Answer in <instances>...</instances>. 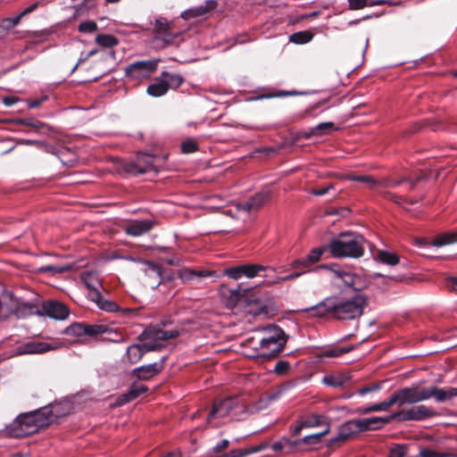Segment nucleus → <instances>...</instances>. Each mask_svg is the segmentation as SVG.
<instances>
[{
    "instance_id": "nucleus-1",
    "label": "nucleus",
    "mask_w": 457,
    "mask_h": 457,
    "mask_svg": "<svg viewBox=\"0 0 457 457\" xmlns=\"http://www.w3.org/2000/svg\"><path fill=\"white\" fill-rule=\"evenodd\" d=\"M366 298L355 295L351 298H327L316 306L310 308L312 315L324 317L331 315L337 320H354L361 316Z\"/></svg>"
},
{
    "instance_id": "nucleus-2",
    "label": "nucleus",
    "mask_w": 457,
    "mask_h": 457,
    "mask_svg": "<svg viewBox=\"0 0 457 457\" xmlns=\"http://www.w3.org/2000/svg\"><path fill=\"white\" fill-rule=\"evenodd\" d=\"M457 395V387L449 389L436 386L422 387L419 385L404 386L391 395L394 405L403 407L407 404H415L434 397L437 402H444Z\"/></svg>"
},
{
    "instance_id": "nucleus-3",
    "label": "nucleus",
    "mask_w": 457,
    "mask_h": 457,
    "mask_svg": "<svg viewBox=\"0 0 457 457\" xmlns=\"http://www.w3.org/2000/svg\"><path fill=\"white\" fill-rule=\"evenodd\" d=\"M59 408V405H55L51 410L45 408L19 415L12 422L10 433L15 437H23L37 432L50 425L54 418L60 415Z\"/></svg>"
},
{
    "instance_id": "nucleus-4",
    "label": "nucleus",
    "mask_w": 457,
    "mask_h": 457,
    "mask_svg": "<svg viewBox=\"0 0 457 457\" xmlns=\"http://www.w3.org/2000/svg\"><path fill=\"white\" fill-rule=\"evenodd\" d=\"M365 239L361 235L341 233L328 245L331 254L335 257L359 258L364 253Z\"/></svg>"
},
{
    "instance_id": "nucleus-5",
    "label": "nucleus",
    "mask_w": 457,
    "mask_h": 457,
    "mask_svg": "<svg viewBox=\"0 0 457 457\" xmlns=\"http://www.w3.org/2000/svg\"><path fill=\"white\" fill-rule=\"evenodd\" d=\"M264 332L265 335L260 341V348L264 355L276 356L286 345L284 332L278 326H269Z\"/></svg>"
},
{
    "instance_id": "nucleus-6",
    "label": "nucleus",
    "mask_w": 457,
    "mask_h": 457,
    "mask_svg": "<svg viewBox=\"0 0 457 457\" xmlns=\"http://www.w3.org/2000/svg\"><path fill=\"white\" fill-rule=\"evenodd\" d=\"M153 42L156 47L164 48L176 43V39L180 36L179 31H175L172 23L167 19L160 17L154 23Z\"/></svg>"
},
{
    "instance_id": "nucleus-7",
    "label": "nucleus",
    "mask_w": 457,
    "mask_h": 457,
    "mask_svg": "<svg viewBox=\"0 0 457 457\" xmlns=\"http://www.w3.org/2000/svg\"><path fill=\"white\" fill-rule=\"evenodd\" d=\"M160 59L137 61L125 68V74L129 79L140 82L147 79L157 70Z\"/></svg>"
},
{
    "instance_id": "nucleus-8",
    "label": "nucleus",
    "mask_w": 457,
    "mask_h": 457,
    "mask_svg": "<svg viewBox=\"0 0 457 457\" xmlns=\"http://www.w3.org/2000/svg\"><path fill=\"white\" fill-rule=\"evenodd\" d=\"M436 415V411L427 405H414L407 409H402L401 411L392 414L394 420L399 421H420L428 418H432Z\"/></svg>"
},
{
    "instance_id": "nucleus-9",
    "label": "nucleus",
    "mask_w": 457,
    "mask_h": 457,
    "mask_svg": "<svg viewBox=\"0 0 457 457\" xmlns=\"http://www.w3.org/2000/svg\"><path fill=\"white\" fill-rule=\"evenodd\" d=\"M240 406L237 397H228L220 402L214 403L212 409L207 418V422L211 423L218 418H225L233 413Z\"/></svg>"
},
{
    "instance_id": "nucleus-10",
    "label": "nucleus",
    "mask_w": 457,
    "mask_h": 457,
    "mask_svg": "<svg viewBox=\"0 0 457 457\" xmlns=\"http://www.w3.org/2000/svg\"><path fill=\"white\" fill-rule=\"evenodd\" d=\"M161 348V345L158 343L145 342L141 345H132L127 348L126 353L123 356V361L129 364L137 363L143 355L151 351H156Z\"/></svg>"
},
{
    "instance_id": "nucleus-11",
    "label": "nucleus",
    "mask_w": 457,
    "mask_h": 457,
    "mask_svg": "<svg viewBox=\"0 0 457 457\" xmlns=\"http://www.w3.org/2000/svg\"><path fill=\"white\" fill-rule=\"evenodd\" d=\"M179 336L177 329H163L157 327H149L140 335L145 342L158 343L162 347V341L173 339Z\"/></svg>"
},
{
    "instance_id": "nucleus-12",
    "label": "nucleus",
    "mask_w": 457,
    "mask_h": 457,
    "mask_svg": "<svg viewBox=\"0 0 457 457\" xmlns=\"http://www.w3.org/2000/svg\"><path fill=\"white\" fill-rule=\"evenodd\" d=\"M156 157L147 154H140L137 156L136 161L129 163L128 171L133 174H144L150 171H157L155 163Z\"/></svg>"
},
{
    "instance_id": "nucleus-13",
    "label": "nucleus",
    "mask_w": 457,
    "mask_h": 457,
    "mask_svg": "<svg viewBox=\"0 0 457 457\" xmlns=\"http://www.w3.org/2000/svg\"><path fill=\"white\" fill-rule=\"evenodd\" d=\"M331 272L334 277L341 280L345 287H351L353 290H361L365 287V281L352 271L343 270L341 268H331Z\"/></svg>"
},
{
    "instance_id": "nucleus-14",
    "label": "nucleus",
    "mask_w": 457,
    "mask_h": 457,
    "mask_svg": "<svg viewBox=\"0 0 457 457\" xmlns=\"http://www.w3.org/2000/svg\"><path fill=\"white\" fill-rule=\"evenodd\" d=\"M131 260L142 263V270L147 277L146 283L150 287L155 288L162 283V267L160 265L140 258Z\"/></svg>"
},
{
    "instance_id": "nucleus-15",
    "label": "nucleus",
    "mask_w": 457,
    "mask_h": 457,
    "mask_svg": "<svg viewBox=\"0 0 457 457\" xmlns=\"http://www.w3.org/2000/svg\"><path fill=\"white\" fill-rule=\"evenodd\" d=\"M270 197L269 190H262L253 195L248 201L236 204L238 211L252 212L259 210Z\"/></svg>"
},
{
    "instance_id": "nucleus-16",
    "label": "nucleus",
    "mask_w": 457,
    "mask_h": 457,
    "mask_svg": "<svg viewBox=\"0 0 457 457\" xmlns=\"http://www.w3.org/2000/svg\"><path fill=\"white\" fill-rule=\"evenodd\" d=\"M359 428L357 427L356 420H352L345 422L340 426L337 436L332 438L329 443V447H334L341 442H345L350 439L353 436L359 433Z\"/></svg>"
},
{
    "instance_id": "nucleus-17",
    "label": "nucleus",
    "mask_w": 457,
    "mask_h": 457,
    "mask_svg": "<svg viewBox=\"0 0 457 457\" xmlns=\"http://www.w3.org/2000/svg\"><path fill=\"white\" fill-rule=\"evenodd\" d=\"M58 348L56 344L46 342H28L17 348L18 354H40Z\"/></svg>"
},
{
    "instance_id": "nucleus-18",
    "label": "nucleus",
    "mask_w": 457,
    "mask_h": 457,
    "mask_svg": "<svg viewBox=\"0 0 457 457\" xmlns=\"http://www.w3.org/2000/svg\"><path fill=\"white\" fill-rule=\"evenodd\" d=\"M165 358L161 361L135 368L132 374L139 380H148L160 373L164 366Z\"/></svg>"
},
{
    "instance_id": "nucleus-19",
    "label": "nucleus",
    "mask_w": 457,
    "mask_h": 457,
    "mask_svg": "<svg viewBox=\"0 0 457 457\" xmlns=\"http://www.w3.org/2000/svg\"><path fill=\"white\" fill-rule=\"evenodd\" d=\"M42 312L48 317L54 320H65L69 315L68 308L57 301H47L43 303Z\"/></svg>"
},
{
    "instance_id": "nucleus-20",
    "label": "nucleus",
    "mask_w": 457,
    "mask_h": 457,
    "mask_svg": "<svg viewBox=\"0 0 457 457\" xmlns=\"http://www.w3.org/2000/svg\"><path fill=\"white\" fill-rule=\"evenodd\" d=\"M154 226V222L152 220H135L124 227V231L129 236L140 237L149 232Z\"/></svg>"
},
{
    "instance_id": "nucleus-21",
    "label": "nucleus",
    "mask_w": 457,
    "mask_h": 457,
    "mask_svg": "<svg viewBox=\"0 0 457 457\" xmlns=\"http://www.w3.org/2000/svg\"><path fill=\"white\" fill-rule=\"evenodd\" d=\"M357 427L361 431L376 430L389 423L394 418L392 414L387 417H371L366 419H355Z\"/></svg>"
},
{
    "instance_id": "nucleus-22",
    "label": "nucleus",
    "mask_w": 457,
    "mask_h": 457,
    "mask_svg": "<svg viewBox=\"0 0 457 457\" xmlns=\"http://www.w3.org/2000/svg\"><path fill=\"white\" fill-rule=\"evenodd\" d=\"M457 242V232L447 231L436 236L430 243H427L423 239L418 240L420 245H433L436 247L445 246Z\"/></svg>"
},
{
    "instance_id": "nucleus-23",
    "label": "nucleus",
    "mask_w": 457,
    "mask_h": 457,
    "mask_svg": "<svg viewBox=\"0 0 457 457\" xmlns=\"http://www.w3.org/2000/svg\"><path fill=\"white\" fill-rule=\"evenodd\" d=\"M216 6V1L207 0L204 4L185 11L181 16L185 20L200 17L207 13L209 11L215 9Z\"/></svg>"
},
{
    "instance_id": "nucleus-24",
    "label": "nucleus",
    "mask_w": 457,
    "mask_h": 457,
    "mask_svg": "<svg viewBox=\"0 0 457 457\" xmlns=\"http://www.w3.org/2000/svg\"><path fill=\"white\" fill-rule=\"evenodd\" d=\"M73 329L78 334H85L88 336H97L107 332L108 328L105 325L93 324V325H82L79 324L74 326Z\"/></svg>"
},
{
    "instance_id": "nucleus-25",
    "label": "nucleus",
    "mask_w": 457,
    "mask_h": 457,
    "mask_svg": "<svg viewBox=\"0 0 457 457\" xmlns=\"http://www.w3.org/2000/svg\"><path fill=\"white\" fill-rule=\"evenodd\" d=\"M17 310V302L10 295H3L0 298V316L9 317Z\"/></svg>"
},
{
    "instance_id": "nucleus-26",
    "label": "nucleus",
    "mask_w": 457,
    "mask_h": 457,
    "mask_svg": "<svg viewBox=\"0 0 457 457\" xmlns=\"http://www.w3.org/2000/svg\"><path fill=\"white\" fill-rule=\"evenodd\" d=\"M351 377L345 373H334L326 375L322 381L327 386L332 387H342L344 386L349 380Z\"/></svg>"
},
{
    "instance_id": "nucleus-27",
    "label": "nucleus",
    "mask_w": 457,
    "mask_h": 457,
    "mask_svg": "<svg viewBox=\"0 0 457 457\" xmlns=\"http://www.w3.org/2000/svg\"><path fill=\"white\" fill-rule=\"evenodd\" d=\"M147 390H148V388L146 386H145L143 384L134 383L129 387V390L126 394L121 395V397L120 399V403L122 404L125 403H129V402L136 399L141 394L146 392Z\"/></svg>"
},
{
    "instance_id": "nucleus-28",
    "label": "nucleus",
    "mask_w": 457,
    "mask_h": 457,
    "mask_svg": "<svg viewBox=\"0 0 457 457\" xmlns=\"http://www.w3.org/2000/svg\"><path fill=\"white\" fill-rule=\"evenodd\" d=\"M146 92L153 97H160L164 96L168 92L165 79H163L161 76L156 78L154 82L147 87Z\"/></svg>"
},
{
    "instance_id": "nucleus-29",
    "label": "nucleus",
    "mask_w": 457,
    "mask_h": 457,
    "mask_svg": "<svg viewBox=\"0 0 457 457\" xmlns=\"http://www.w3.org/2000/svg\"><path fill=\"white\" fill-rule=\"evenodd\" d=\"M212 275H214V271L207 270H196L191 269H184L179 272V278L184 282H192L195 278H205Z\"/></svg>"
},
{
    "instance_id": "nucleus-30",
    "label": "nucleus",
    "mask_w": 457,
    "mask_h": 457,
    "mask_svg": "<svg viewBox=\"0 0 457 457\" xmlns=\"http://www.w3.org/2000/svg\"><path fill=\"white\" fill-rule=\"evenodd\" d=\"M88 295L90 299L94 301L102 310L106 312H114L118 309V306L115 303L104 299L99 291L89 293Z\"/></svg>"
},
{
    "instance_id": "nucleus-31",
    "label": "nucleus",
    "mask_w": 457,
    "mask_h": 457,
    "mask_svg": "<svg viewBox=\"0 0 457 457\" xmlns=\"http://www.w3.org/2000/svg\"><path fill=\"white\" fill-rule=\"evenodd\" d=\"M81 279L85 286L90 290L89 293L98 291L100 287V280L96 272L87 271L81 274Z\"/></svg>"
},
{
    "instance_id": "nucleus-32",
    "label": "nucleus",
    "mask_w": 457,
    "mask_h": 457,
    "mask_svg": "<svg viewBox=\"0 0 457 457\" xmlns=\"http://www.w3.org/2000/svg\"><path fill=\"white\" fill-rule=\"evenodd\" d=\"M346 179L361 182L369 189H373L381 185V182L379 180L376 179L375 178L370 175L350 174L346 176Z\"/></svg>"
},
{
    "instance_id": "nucleus-33",
    "label": "nucleus",
    "mask_w": 457,
    "mask_h": 457,
    "mask_svg": "<svg viewBox=\"0 0 457 457\" xmlns=\"http://www.w3.org/2000/svg\"><path fill=\"white\" fill-rule=\"evenodd\" d=\"M161 77L165 79L166 87L169 89H177L183 82V78L179 74L162 71Z\"/></svg>"
},
{
    "instance_id": "nucleus-34",
    "label": "nucleus",
    "mask_w": 457,
    "mask_h": 457,
    "mask_svg": "<svg viewBox=\"0 0 457 457\" xmlns=\"http://www.w3.org/2000/svg\"><path fill=\"white\" fill-rule=\"evenodd\" d=\"M393 405H394L393 401L390 396L386 401L372 404V405L365 407V408L359 409L358 412L361 414H367V413L373 412V411H386Z\"/></svg>"
},
{
    "instance_id": "nucleus-35",
    "label": "nucleus",
    "mask_w": 457,
    "mask_h": 457,
    "mask_svg": "<svg viewBox=\"0 0 457 457\" xmlns=\"http://www.w3.org/2000/svg\"><path fill=\"white\" fill-rule=\"evenodd\" d=\"M377 259L391 266L396 265L399 262V257L396 253L384 250L378 251Z\"/></svg>"
},
{
    "instance_id": "nucleus-36",
    "label": "nucleus",
    "mask_w": 457,
    "mask_h": 457,
    "mask_svg": "<svg viewBox=\"0 0 457 457\" xmlns=\"http://www.w3.org/2000/svg\"><path fill=\"white\" fill-rule=\"evenodd\" d=\"M334 129V124L332 122H322L319 125L312 128L309 132V136H322L329 133Z\"/></svg>"
},
{
    "instance_id": "nucleus-37",
    "label": "nucleus",
    "mask_w": 457,
    "mask_h": 457,
    "mask_svg": "<svg viewBox=\"0 0 457 457\" xmlns=\"http://www.w3.org/2000/svg\"><path fill=\"white\" fill-rule=\"evenodd\" d=\"M243 266L244 276L252 278H254L259 271L266 270L268 268L258 264H245Z\"/></svg>"
},
{
    "instance_id": "nucleus-38",
    "label": "nucleus",
    "mask_w": 457,
    "mask_h": 457,
    "mask_svg": "<svg viewBox=\"0 0 457 457\" xmlns=\"http://www.w3.org/2000/svg\"><path fill=\"white\" fill-rule=\"evenodd\" d=\"M96 41L98 45L104 47H112L118 44V40L115 37L107 34L98 35L96 38Z\"/></svg>"
},
{
    "instance_id": "nucleus-39",
    "label": "nucleus",
    "mask_w": 457,
    "mask_h": 457,
    "mask_svg": "<svg viewBox=\"0 0 457 457\" xmlns=\"http://www.w3.org/2000/svg\"><path fill=\"white\" fill-rule=\"evenodd\" d=\"M383 4H384L383 0H378L376 2L370 3V4L368 3V0H349V6H350V9H352V10L362 9L363 7H365L368 4L370 6H373V5H380Z\"/></svg>"
},
{
    "instance_id": "nucleus-40",
    "label": "nucleus",
    "mask_w": 457,
    "mask_h": 457,
    "mask_svg": "<svg viewBox=\"0 0 457 457\" xmlns=\"http://www.w3.org/2000/svg\"><path fill=\"white\" fill-rule=\"evenodd\" d=\"M328 429L327 428L326 430H324L320 433L308 435L301 439V443H303L305 445H317L321 441V438L326 434H328Z\"/></svg>"
},
{
    "instance_id": "nucleus-41",
    "label": "nucleus",
    "mask_w": 457,
    "mask_h": 457,
    "mask_svg": "<svg viewBox=\"0 0 457 457\" xmlns=\"http://www.w3.org/2000/svg\"><path fill=\"white\" fill-rule=\"evenodd\" d=\"M223 273L226 276H228L229 278H232L234 280H238L239 278H241L244 276L243 266L239 265V266L226 269V270H224Z\"/></svg>"
},
{
    "instance_id": "nucleus-42",
    "label": "nucleus",
    "mask_w": 457,
    "mask_h": 457,
    "mask_svg": "<svg viewBox=\"0 0 457 457\" xmlns=\"http://www.w3.org/2000/svg\"><path fill=\"white\" fill-rule=\"evenodd\" d=\"M416 457H452V454L446 453H439L430 448H423L420 451Z\"/></svg>"
},
{
    "instance_id": "nucleus-43",
    "label": "nucleus",
    "mask_w": 457,
    "mask_h": 457,
    "mask_svg": "<svg viewBox=\"0 0 457 457\" xmlns=\"http://www.w3.org/2000/svg\"><path fill=\"white\" fill-rule=\"evenodd\" d=\"M312 39V35L309 32H297L290 37V40L295 44H304Z\"/></svg>"
},
{
    "instance_id": "nucleus-44",
    "label": "nucleus",
    "mask_w": 457,
    "mask_h": 457,
    "mask_svg": "<svg viewBox=\"0 0 457 457\" xmlns=\"http://www.w3.org/2000/svg\"><path fill=\"white\" fill-rule=\"evenodd\" d=\"M97 29V24L94 21H82L79 26V31L81 33H93Z\"/></svg>"
},
{
    "instance_id": "nucleus-45",
    "label": "nucleus",
    "mask_w": 457,
    "mask_h": 457,
    "mask_svg": "<svg viewBox=\"0 0 457 457\" xmlns=\"http://www.w3.org/2000/svg\"><path fill=\"white\" fill-rule=\"evenodd\" d=\"M311 266H312V264L307 262V258L306 257L295 260L291 263V267L293 269L299 270V271L300 270H304V273L309 270Z\"/></svg>"
},
{
    "instance_id": "nucleus-46",
    "label": "nucleus",
    "mask_w": 457,
    "mask_h": 457,
    "mask_svg": "<svg viewBox=\"0 0 457 457\" xmlns=\"http://www.w3.org/2000/svg\"><path fill=\"white\" fill-rule=\"evenodd\" d=\"M324 253L323 248H314L312 249L309 254L306 256L307 262L311 263L312 265L316 263L320 260V257L322 253Z\"/></svg>"
},
{
    "instance_id": "nucleus-47",
    "label": "nucleus",
    "mask_w": 457,
    "mask_h": 457,
    "mask_svg": "<svg viewBox=\"0 0 457 457\" xmlns=\"http://www.w3.org/2000/svg\"><path fill=\"white\" fill-rule=\"evenodd\" d=\"M316 420H317L315 422L304 421V422H302V423L296 425L293 430V435L298 436L303 428L319 426L320 425V417H316Z\"/></svg>"
},
{
    "instance_id": "nucleus-48",
    "label": "nucleus",
    "mask_w": 457,
    "mask_h": 457,
    "mask_svg": "<svg viewBox=\"0 0 457 457\" xmlns=\"http://www.w3.org/2000/svg\"><path fill=\"white\" fill-rule=\"evenodd\" d=\"M407 453V447L403 445H398L392 448L388 457H404Z\"/></svg>"
},
{
    "instance_id": "nucleus-49",
    "label": "nucleus",
    "mask_w": 457,
    "mask_h": 457,
    "mask_svg": "<svg viewBox=\"0 0 457 457\" xmlns=\"http://www.w3.org/2000/svg\"><path fill=\"white\" fill-rule=\"evenodd\" d=\"M182 152L185 154L194 153L197 149L196 143L193 140H187L181 145Z\"/></svg>"
},
{
    "instance_id": "nucleus-50",
    "label": "nucleus",
    "mask_w": 457,
    "mask_h": 457,
    "mask_svg": "<svg viewBox=\"0 0 457 457\" xmlns=\"http://www.w3.org/2000/svg\"><path fill=\"white\" fill-rule=\"evenodd\" d=\"M289 368H290L289 362H287L286 361H279L276 364V366L274 368V371L278 375H283L288 371Z\"/></svg>"
},
{
    "instance_id": "nucleus-51",
    "label": "nucleus",
    "mask_w": 457,
    "mask_h": 457,
    "mask_svg": "<svg viewBox=\"0 0 457 457\" xmlns=\"http://www.w3.org/2000/svg\"><path fill=\"white\" fill-rule=\"evenodd\" d=\"M16 123L30 126L36 129H40L43 126V123L40 121L27 119H20L16 121Z\"/></svg>"
},
{
    "instance_id": "nucleus-52",
    "label": "nucleus",
    "mask_w": 457,
    "mask_h": 457,
    "mask_svg": "<svg viewBox=\"0 0 457 457\" xmlns=\"http://www.w3.org/2000/svg\"><path fill=\"white\" fill-rule=\"evenodd\" d=\"M303 273H304V270L295 271V272L288 274L285 277L278 278L277 279L274 280V282L278 283V282H282V281L293 280L295 278H297Z\"/></svg>"
},
{
    "instance_id": "nucleus-53",
    "label": "nucleus",
    "mask_w": 457,
    "mask_h": 457,
    "mask_svg": "<svg viewBox=\"0 0 457 457\" xmlns=\"http://www.w3.org/2000/svg\"><path fill=\"white\" fill-rule=\"evenodd\" d=\"M332 188H333V185L330 184L325 187L312 188L310 190V194H312L313 195H317V196H321V195H326Z\"/></svg>"
},
{
    "instance_id": "nucleus-54",
    "label": "nucleus",
    "mask_w": 457,
    "mask_h": 457,
    "mask_svg": "<svg viewBox=\"0 0 457 457\" xmlns=\"http://www.w3.org/2000/svg\"><path fill=\"white\" fill-rule=\"evenodd\" d=\"M21 17H22V15L20 13L19 15L13 17V18L6 19V20L4 21V26L5 28L14 27V26L19 24Z\"/></svg>"
},
{
    "instance_id": "nucleus-55",
    "label": "nucleus",
    "mask_w": 457,
    "mask_h": 457,
    "mask_svg": "<svg viewBox=\"0 0 457 457\" xmlns=\"http://www.w3.org/2000/svg\"><path fill=\"white\" fill-rule=\"evenodd\" d=\"M445 287L451 291L457 292V277H448L445 279Z\"/></svg>"
},
{
    "instance_id": "nucleus-56",
    "label": "nucleus",
    "mask_w": 457,
    "mask_h": 457,
    "mask_svg": "<svg viewBox=\"0 0 457 457\" xmlns=\"http://www.w3.org/2000/svg\"><path fill=\"white\" fill-rule=\"evenodd\" d=\"M258 451H259V449L256 447H252V448H247V449H240L236 452V456L237 457H245L248 454L256 453Z\"/></svg>"
},
{
    "instance_id": "nucleus-57",
    "label": "nucleus",
    "mask_w": 457,
    "mask_h": 457,
    "mask_svg": "<svg viewBox=\"0 0 457 457\" xmlns=\"http://www.w3.org/2000/svg\"><path fill=\"white\" fill-rule=\"evenodd\" d=\"M345 353H347V350H345L343 348L342 349H331V350L326 351L325 356H327V357H337V356H340L341 354H343Z\"/></svg>"
},
{
    "instance_id": "nucleus-58",
    "label": "nucleus",
    "mask_w": 457,
    "mask_h": 457,
    "mask_svg": "<svg viewBox=\"0 0 457 457\" xmlns=\"http://www.w3.org/2000/svg\"><path fill=\"white\" fill-rule=\"evenodd\" d=\"M228 445V440L227 439H223L221 440L220 443H218L215 446H214V451L216 453H220L221 451H223L224 449H226Z\"/></svg>"
},
{
    "instance_id": "nucleus-59",
    "label": "nucleus",
    "mask_w": 457,
    "mask_h": 457,
    "mask_svg": "<svg viewBox=\"0 0 457 457\" xmlns=\"http://www.w3.org/2000/svg\"><path fill=\"white\" fill-rule=\"evenodd\" d=\"M18 102V98L15 96H6L3 99V103L6 106H12Z\"/></svg>"
},
{
    "instance_id": "nucleus-60",
    "label": "nucleus",
    "mask_w": 457,
    "mask_h": 457,
    "mask_svg": "<svg viewBox=\"0 0 457 457\" xmlns=\"http://www.w3.org/2000/svg\"><path fill=\"white\" fill-rule=\"evenodd\" d=\"M376 389H378V386H376L374 387H370V386H365V387H362L361 389H359L358 393L361 395H365V394H368L373 390H376Z\"/></svg>"
},
{
    "instance_id": "nucleus-61",
    "label": "nucleus",
    "mask_w": 457,
    "mask_h": 457,
    "mask_svg": "<svg viewBox=\"0 0 457 457\" xmlns=\"http://www.w3.org/2000/svg\"><path fill=\"white\" fill-rule=\"evenodd\" d=\"M37 3L32 4H30L29 7H27L24 11H22V12H21V14L22 16H24V15H26V14H28V13H30V12H32L34 10H36V8H37Z\"/></svg>"
},
{
    "instance_id": "nucleus-62",
    "label": "nucleus",
    "mask_w": 457,
    "mask_h": 457,
    "mask_svg": "<svg viewBox=\"0 0 457 457\" xmlns=\"http://www.w3.org/2000/svg\"><path fill=\"white\" fill-rule=\"evenodd\" d=\"M43 102V99H36L29 102V108H37Z\"/></svg>"
},
{
    "instance_id": "nucleus-63",
    "label": "nucleus",
    "mask_w": 457,
    "mask_h": 457,
    "mask_svg": "<svg viewBox=\"0 0 457 457\" xmlns=\"http://www.w3.org/2000/svg\"><path fill=\"white\" fill-rule=\"evenodd\" d=\"M240 292L237 291V290H235V291H231V300L233 302V304L238 301L239 297H240Z\"/></svg>"
},
{
    "instance_id": "nucleus-64",
    "label": "nucleus",
    "mask_w": 457,
    "mask_h": 457,
    "mask_svg": "<svg viewBox=\"0 0 457 457\" xmlns=\"http://www.w3.org/2000/svg\"><path fill=\"white\" fill-rule=\"evenodd\" d=\"M272 450L275 452L281 451L284 448V445L281 442H276L271 446Z\"/></svg>"
}]
</instances>
